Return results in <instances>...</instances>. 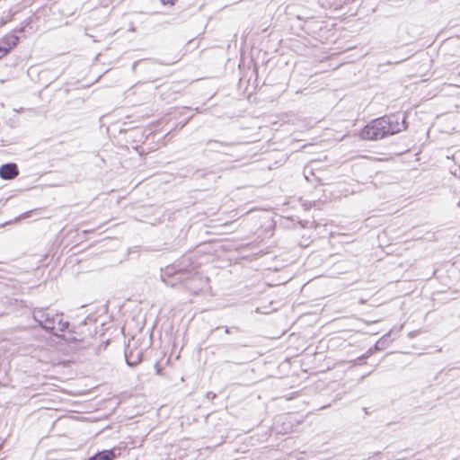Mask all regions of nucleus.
<instances>
[{
  "label": "nucleus",
  "mask_w": 460,
  "mask_h": 460,
  "mask_svg": "<svg viewBox=\"0 0 460 460\" xmlns=\"http://www.w3.org/2000/svg\"><path fill=\"white\" fill-rule=\"evenodd\" d=\"M408 128L406 114L395 112L369 121L360 131L364 140H379L398 134Z\"/></svg>",
  "instance_id": "1"
},
{
  "label": "nucleus",
  "mask_w": 460,
  "mask_h": 460,
  "mask_svg": "<svg viewBox=\"0 0 460 460\" xmlns=\"http://www.w3.org/2000/svg\"><path fill=\"white\" fill-rule=\"evenodd\" d=\"M200 262L194 258V254H185L178 259L172 265L166 266L162 271V280L170 287H175L182 279L197 272L196 270L200 266Z\"/></svg>",
  "instance_id": "2"
},
{
  "label": "nucleus",
  "mask_w": 460,
  "mask_h": 460,
  "mask_svg": "<svg viewBox=\"0 0 460 460\" xmlns=\"http://www.w3.org/2000/svg\"><path fill=\"white\" fill-rule=\"evenodd\" d=\"M96 319L93 316L85 317L81 323L67 328L60 334V339L67 343H75L80 348H86L93 344V339L97 334Z\"/></svg>",
  "instance_id": "3"
},
{
  "label": "nucleus",
  "mask_w": 460,
  "mask_h": 460,
  "mask_svg": "<svg viewBox=\"0 0 460 460\" xmlns=\"http://www.w3.org/2000/svg\"><path fill=\"white\" fill-rule=\"evenodd\" d=\"M34 321L46 332L60 338L70 325L69 322L65 320L64 314L56 313L54 310L46 308H35L32 312Z\"/></svg>",
  "instance_id": "4"
},
{
  "label": "nucleus",
  "mask_w": 460,
  "mask_h": 460,
  "mask_svg": "<svg viewBox=\"0 0 460 460\" xmlns=\"http://www.w3.org/2000/svg\"><path fill=\"white\" fill-rule=\"evenodd\" d=\"M208 283V278L202 277L198 272H194L192 275L182 279L180 284L183 285V288L193 295H198Z\"/></svg>",
  "instance_id": "5"
},
{
  "label": "nucleus",
  "mask_w": 460,
  "mask_h": 460,
  "mask_svg": "<svg viewBox=\"0 0 460 460\" xmlns=\"http://www.w3.org/2000/svg\"><path fill=\"white\" fill-rule=\"evenodd\" d=\"M205 147L202 150V155L204 156H208L211 153L221 152V149H234L236 146L235 142H226L219 141L217 139H208L204 142Z\"/></svg>",
  "instance_id": "6"
},
{
  "label": "nucleus",
  "mask_w": 460,
  "mask_h": 460,
  "mask_svg": "<svg viewBox=\"0 0 460 460\" xmlns=\"http://www.w3.org/2000/svg\"><path fill=\"white\" fill-rule=\"evenodd\" d=\"M143 351L137 348H130L128 346L125 349V359L129 367H135L141 362Z\"/></svg>",
  "instance_id": "7"
},
{
  "label": "nucleus",
  "mask_w": 460,
  "mask_h": 460,
  "mask_svg": "<svg viewBox=\"0 0 460 460\" xmlns=\"http://www.w3.org/2000/svg\"><path fill=\"white\" fill-rule=\"evenodd\" d=\"M18 174L19 170L14 163H7L0 166V178L3 180H13Z\"/></svg>",
  "instance_id": "8"
},
{
  "label": "nucleus",
  "mask_w": 460,
  "mask_h": 460,
  "mask_svg": "<svg viewBox=\"0 0 460 460\" xmlns=\"http://www.w3.org/2000/svg\"><path fill=\"white\" fill-rule=\"evenodd\" d=\"M390 333H391V332L388 333H385L373 346L368 348L367 350L365 352V358H370L376 351L385 349L386 347L387 339L390 336Z\"/></svg>",
  "instance_id": "9"
},
{
  "label": "nucleus",
  "mask_w": 460,
  "mask_h": 460,
  "mask_svg": "<svg viewBox=\"0 0 460 460\" xmlns=\"http://www.w3.org/2000/svg\"><path fill=\"white\" fill-rule=\"evenodd\" d=\"M19 42V38L16 35H7L4 37L0 43L2 44L3 48L6 50V53H8L12 49L17 46Z\"/></svg>",
  "instance_id": "10"
},
{
  "label": "nucleus",
  "mask_w": 460,
  "mask_h": 460,
  "mask_svg": "<svg viewBox=\"0 0 460 460\" xmlns=\"http://www.w3.org/2000/svg\"><path fill=\"white\" fill-rule=\"evenodd\" d=\"M368 358H365V353L362 354L361 356L358 357L357 358L355 359H352L350 361V363L352 364V366H360V365H364L366 364V360Z\"/></svg>",
  "instance_id": "11"
},
{
  "label": "nucleus",
  "mask_w": 460,
  "mask_h": 460,
  "mask_svg": "<svg viewBox=\"0 0 460 460\" xmlns=\"http://www.w3.org/2000/svg\"><path fill=\"white\" fill-rule=\"evenodd\" d=\"M208 173V170L206 168L203 169H198L193 173L192 176L196 179H200L205 177Z\"/></svg>",
  "instance_id": "12"
},
{
  "label": "nucleus",
  "mask_w": 460,
  "mask_h": 460,
  "mask_svg": "<svg viewBox=\"0 0 460 460\" xmlns=\"http://www.w3.org/2000/svg\"><path fill=\"white\" fill-rule=\"evenodd\" d=\"M161 1V4L163 5H170V6H172L176 4V2L178 0H160Z\"/></svg>",
  "instance_id": "13"
},
{
  "label": "nucleus",
  "mask_w": 460,
  "mask_h": 460,
  "mask_svg": "<svg viewBox=\"0 0 460 460\" xmlns=\"http://www.w3.org/2000/svg\"><path fill=\"white\" fill-rule=\"evenodd\" d=\"M232 150L233 149H221V152H218V154L224 155H228V156H234Z\"/></svg>",
  "instance_id": "14"
},
{
  "label": "nucleus",
  "mask_w": 460,
  "mask_h": 460,
  "mask_svg": "<svg viewBox=\"0 0 460 460\" xmlns=\"http://www.w3.org/2000/svg\"><path fill=\"white\" fill-rule=\"evenodd\" d=\"M6 54V50L4 49V48H3L2 44L0 43V58L5 56Z\"/></svg>",
  "instance_id": "15"
},
{
  "label": "nucleus",
  "mask_w": 460,
  "mask_h": 460,
  "mask_svg": "<svg viewBox=\"0 0 460 460\" xmlns=\"http://www.w3.org/2000/svg\"><path fill=\"white\" fill-rule=\"evenodd\" d=\"M141 60H137L132 64V71L136 72L137 66L140 64Z\"/></svg>",
  "instance_id": "16"
},
{
  "label": "nucleus",
  "mask_w": 460,
  "mask_h": 460,
  "mask_svg": "<svg viewBox=\"0 0 460 460\" xmlns=\"http://www.w3.org/2000/svg\"><path fill=\"white\" fill-rule=\"evenodd\" d=\"M155 66L154 64L148 63L147 66L145 67L146 71H152L154 69Z\"/></svg>",
  "instance_id": "17"
},
{
  "label": "nucleus",
  "mask_w": 460,
  "mask_h": 460,
  "mask_svg": "<svg viewBox=\"0 0 460 460\" xmlns=\"http://www.w3.org/2000/svg\"><path fill=\"white\" fill-rule=\"evenodd\" d=\"M216 396H217V395H216V394H215V393H213V392H208V393L207 394V397H208V399H211V400H212V399H214V398H216Z\"/></svg>",
  "instance_id": "18"
},
{
  "label": "nucleus",
  "mask_w": 460,
  "mask_h": 460,
  "mask_svg": "<svg viewBox=\"0 0 460 460\" xmlns=\"http://www.w3.org/2000/svg\"><path fill=\"white\" fill-rule=\"evenodd\" d=\"M31 212H32V211H27V212L23 213L22 215H21V217H21V218H28V217H30V215H31Z\"/></svg>",
  "instance_id": "19"
},
{
  "label": "nucleus",
  "mask_w": 460,
  "mask_h": 460,
  "mask_svg": "<svg viewBox=\"0 0 460 460\" xmlns=\"http://www.w3.org/2000/svg\"><path fill=\"white\" fill-rule=\"evenodd\" d=\"M225 332H226V333H230V328L226 327V328H225Z\"/></svg>",
  "instance_id": "20"
},
{
  "label": "nucleus",
  "mask_w": 460,
  "mask_h": 460,
  "mask_svg": "<svg viewBox=\"0 0 460 460\" xmlns=\"http://www.w3.org/2000/svg\"><path fill=\"white\" fill-rule=\"evenodd\" d=\"M19 31H24V27H22L18 30Z\"/></svg>",
  "instance_id": "21"
},
{
  "label": "nucleus",
  "mask_w": 460,
  "mask_h": 460,
  "mask_svg": "<svg viewBox=\"0 0 460 460\" xmlns=\"http://www.w3.org/2000/svg\"><path fill=\"white\" fill-rule=\"evenodd\" d=\"M155 78H156V77L152 76V77H150V80H151V81H155Z\"/></svg>",
  "instance_id": "22"
},
{
  "label": "nucleus",
  "mask_w": 460,
  "mask_h": 460,
  "mask_svg": "<svg viewBox=\"0 0 460 460\" xmlns=\"http://www.w3.org/2000/svg\"><path fill=\"white\" fill-rule=\"evenodd\" d=\"M173 62H171V63H163L164 65H166V66H169L171 64H172Z\"/></svg>",
  "instance_id": "23"
},
{
  "label": "nucleus",
  "mask_w": 460,
  "mask_h": 460,
  "mask_svg": "<svg viewBox=\"0 0 460 460\" xmlns=\"http://www.w3.org/2000/svg\"><path fill=\"white\" fill-rule=\"evenodd\" d=\"M2 447H3V443H0V450L2 449Z\"/></svg>",
  "instance_id": "24"
}]
</instances>
